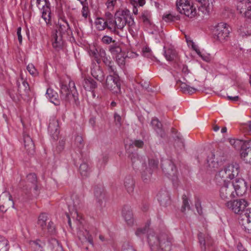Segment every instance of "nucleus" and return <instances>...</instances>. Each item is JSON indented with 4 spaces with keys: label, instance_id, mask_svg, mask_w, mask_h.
<instances>
[{
    "label": "nucleus",
    "instance_id": "obj_1",
    "mask_svg": "<svg viewBox=\"0 0 251 251\" xmlns=\"http://www.w3.org/2000/svg\"><path fill=\"white\" fill-rule=\"evenodd\" d=\"M149 225L138 228L135 232L137 236L142 238L148 233L147 241L151 251H170L172 248V238L165 233L157 234L149 230Z\"/></svg>",
    "mask_w": 251,
    "mask_h": 251
},
{
    "label": "nucleus",
    "instance_id": "obj_2",
    "mask_svg": "<svg viewBox=\"0 0 251 251\" xmlns=\"http://www.w3.org/2000/svg\"><path fill=\"white\" fill-rule=\"evenodd\" d=\"M127 24L129 26V31L133 30L135 26L133 18L128 10H123L121 13H116L115 15L114 20L109 22L108 29L113 33L123 37V30L126 25Z\"/></svg>",
    "mask_w": 251,
    "mask_h": 251
},
{
    "label": "nucleus",
    "instance_id": "obj_3",
    "mask_svg": "<svg viewBox=\"0 0 251 251\" xmlns=\"http://www.w3.org/2000/svg\"><path fill=\"white\" fill-rule=\"evenodd\" d=\"M219 190L220 198L227 201L236 196H241L247 190V183L241 178H237L232 182H227L221 185Z\"/></svg>",
    "mask_w": 251,
    "mask_h": 251
},
{
    "label": "nucleus",
    "instance_id": "obj_4",
    "mask_svg": "<svg viewBox=\"0 0 251 251\" xmlns=\"http://www.w3.org/2000/svg\"><path fill=\"white\" fill-rule=\"evenodd\" d=\"M130 159L134 169H138V166L141 165L140 171L143 180L147 182L150 180L152 172L151 169H149L147 167L145 161L142 159V157L140 158L136 153H132L130 156Z\"/></svg>",
    "mask_w": 251,
    "mask_h": 251
},
{
    "label": "nucleus",
    "instance_id": "obj_5",
    "mask_svg": "<svg viewBox=\"0 0 251 251\" xmlns=\"http://www.w3.org/2000/svg\"><path fill=\"white\" fill-rule=\"evenodd\" d=\"M161 168L163 173L170 178L175 186L178 185L177 170L172 160L164 159L161 161Z\"/></svg>",
    "mask_w": 251,
    "mask_h": 251
},
{
    "label": "nucleus",
    "instance_id": "obj_6",
    "mask_svg": "<svg viewBox=\"0 0 251 251\" xmlns=\"http://www.w3.org/2000/svg\"><path fill=\"white\" fill-rule=\"evenodd\" d=\"M67 203L71 217L73 219H75L79 221L81 219V216L79 215L78 210L82 206V198L76 194H73L69 201L67 202Z\"/></svg>",
    "mask_w": 251,
    "mask_h": 251
},
{
    "label": "nucleus",
    "instance_id": "obj_7",
    "mask_svg": "<svg viewBox=\"0 0 251 251\" xmlns=\"http://www.w3.org/2000/svg\"><path fill=\"white\" fill-rule=\"evenodd\" d=\"M231 28L227 24L220 23L216 25L213 30V36L215 40L224 43L229 38Z\"/></svg>",
    "mask_w": 251,
    "mask_h": 251
},
{
    "label": "nucleus",
    "instance_id": "obj_8",
    "mask_svg": "<svg viewBox=\"0 0 251 251\" xmlns=\"http://www.w3.org/2000/svg\"><path fill=\"white\" fill-rule=\"evenodd\" d=\"M60 92L61 99L65 101H70L72 99L75 100L77 98L78 93L73 81H69V88L67 85L60 83Z\"/></svg>",
    "mask_w": 251,
    "mask_h": 251
},
{
    "label": "nucleus",
    "instance_id": "obj_9",
    "mask_svg": "<svg viewBox=\"0 0 251 251\" xmlns=\"http://www.w3.org/2000/svg\"><path fill=\"white\" fill-rule=\"evenodd\" d=\"M176 8L180 13L190 18L194 17L196 14V9L189 0H176Z\"/></svg>",
    "mask_w": 251,
    "mask_h": 251
},
{
    "label": "nucleus",
    "instance_id": "obj_10",
    "mask_svg": "<svg viewBox=\"0 0 251 251\" xmlns=\"http://www.w3.org/2000/svg\"><path fill=\"white\" fill-rule=\"evenodd\" d=\"M36 2V5L42 13V17L47 25L50 24V4L46 0H31V2Z\"/></svg>",
    "mask_w": 251,
    "mask_h": 251
},
{
    "label": "nucleus",
    "instance_id": "obj_11",
    "mask_svg": "<svg viewBox=\"0 0 251 251\" xmlns=\"http://www.w3.org/2000/svg\"><path fill=\"white\" fill-rule=\"evenodd\" d=\"M248 205V202L244 199H239L227 201L226 206L236 214L244 213L245 208Z\"/></svg>",
    "mask_w": 251,
    "mask_h": 251
},
{
    "label": "nucleus",
    "instance_id": "obj_12",
    "mask_svg": "<svg viewBox=\"0 0 251 251\" xmlns=\"http://www.w3.org/2000/svg\"><path fill=\"white\" fill-rule=\"evenodd\" d=\"M105 85L113 93H121V81L119 75H109L106 77Z\"/></svg>",
    "mask_w": 251,
    "mask_h": 251
},
{
    "label": "nucleus",
    "instance_id": "obj_13",
    "mask_svg": "<svg viewBox=\"0 0 251 251\" xmlns=\"http://www.w3.org/2000/svg\"><path fill=\"white\" fill-rule=\"evenodd\" d=\"M48 220V217L46 213H41L38 217L37 225L43 230L47 227L48 232L51 234H53L55 233L54 225L52 222L50 221L47 226V222Z\"/></svg>",
    "mask_w": 251,
    "mask_h": 251
},
{
    "label": "nucleus",
    "instance_id": "obj_14",
    "mask_svg": "<svg viewBox=\"0 0 251 251\" xmlns=\"http://www.w3.org/2000/svg\"><path fill=\"white\" fill-rule=\"evenodd\" d=\"M239 223L244 230L251 233V208L247 209L239 218Z\"/></svg>",
    "mask_w": 251,
    "mask_h": 251
},
{
    "label": "nucleus",
    "instance_id": "obj_15",
    "mask_svg": "<svg viewBox=\"0 0 251 251\" xmlns=\"http://www.w3.org/2000/svg\"><path fill=\"white\" fill-rule=\"evenodd\" d=\"M14 208V202L9 192L5 191L0 195V212L3 213L8 207Z\"/></svg>",
    "mask_w": 251,
    "mask_h": 251
},
{
    "label": "nucleus",
    "instance_id": "obj_16",
    "mask_svg": "<svg viewBox=\"0 0 251 251\" xmlns=\"http://www.w3.org/2000/svg\"><path fill=\"white\" fill-rule=\"evenodd\" d=\"M237 10L240 13H243L245 16L251 18V2L249 0H243L237 3Z\"/></svg>",
    "mask_w": 251,
    "mask_h": 251
},
{
    "label": "nucleus",
    "instance_id": "obj_17",
    "mask_svg": "<svg viewBox=\"0 0 251 251\" xmlns=\"http://www.w3.org/2000/svg\"><path fill=\"white\" fill-rule=\"evenodd\" d=\"M48 130L52 138L56 140L58 138L59 134V124L58 120L53 117L50 120Z\"/></svg>",
    "mask_w": 251,
    "mask_h": 251
},
{
    "label": "nucleus",
    "instance_id": "obj_18",
    "mask_svg": "<svg viewBox=\"0 0 251 251\" xmlns=\"http://www.w3.org/2000/svg\"><path fill=\"white\" fill-rule=\"evenodd\" d=\"M27 181L25 185L24 182L21 181L20 185L23 186V193L27 195V198H29L30 195L28 194V187L37 183V176L34 173L28 174L26 177Z\"/></svg>",
    "mask_w": 251,
    "mask_h": 251
},
{
    "label": "nucleus",
    "instance_id": "obj_19",
    "mask_svg": "<svg viewBox=\"0 0 251 251\" xmlns=\"http://www.w3.org/2000/svg\"><path fill=\"white\" fill-rule=\"evenodd\" d=\"M122 217L124 219L127 225L132 226L134 222L132 211L130 207L125 206L122 210Z\"/></svg>",
    "mask_w": 251,
    "mask_h": 251
},
{
    "label": "nucleus",
    "instance_id": "obj_20",
    "mask_svg": "<svg viewBox=\"0 0 251 251\" xmlns=\"http://www.w3.org/2000/svg\"><path fill=\"white\" fill-rule=\"evenodd\" d=\"M171 132L174 135L173 137L174 139V146L175 148L177 149V150L184 149V140L181 134L178 133L177 131L174 128H172Z\"/></svg>",
    "mask_w": 251,
    "mask_h": 251
},
{
    "label": "nucleus",
    "instance_id": "obj_21",
    "mask_svg": "<svg viewBox=\"0 0 251 251\" xmlns=\"http://www.w3.org/2000/svg\"><path fill=\"white\" fill-rule=\"evenodd\" d=\"M251 142V140H243L235 139H231L229 140L230 144L236 150H241V152L247 149L248 146Z\"/></svg>",
    "mask_w": 251,
    "mask_h": 251
},
{
    "label": "nucleus",
    "instance_id": "obj_22",
    "mask_svg": "<svg viewBox=\"0 0 251 251\" xmlns=\"http://www.w3.org/2000/svg\"><path fill=\"white\" fill-rule=\"evenodd\" d=\"M230 180L237 176L239 173V165L237 163H232L226 166L225 168Z\"/></svg>",
    "mask_w": 251,
    "mask_h": 251
},
{
    "label": "nucleus",
    "instance_id": "obj_23",
    "mask_svg": "<svg viewBox=\"0 0 251 251\" xmlns=\"http://www.w3.org/2000/svg\"><path fill=\"white\" fill-rule=\"evenodd\" d=\"M17 85L18 87V91L20 95H27L30 91L29 85L27 81L25 80L22 75L21 78L17 81Z\"/></svg>",
    "mask_w": 251,
    "mask_h": 251
},
{
    "label": "nucleus",
    "instance_id": "obj_24",
    "mask_svg": "<svg viewBox=\"0 0 251 251\" xmlns=\"http://www.w3.org/2000/svg\"><path fill=\"white\" fill-rule=\"evenodd\" d=\"M239 34L243 37L251 36V22H246L238 29Z\"/></svg>",
    "mask_w": 251,
    "mask_h": 251
},
{
    "label": "nucleus",
    "instance_id": "obj_25",
    "mask_svg": "<svg viewBox=\"0 0 251 251\" xmlns=\"http://www.w3.org/2000/svg\"><path fill=\"white\" fill-rule=\"evenodd\" d=\"M92 75L100 82L103 81L104 78V75L103 71L100 66L95 64L91 68Z\"/></svg>",
    "mask_w": 251,
    "mask_h": 251
},
{
    "label": "nucleus",
    "instance_id": "obj_26",
    "mask_svg": "<svg viewBox=\"0 0 251 251\" xmlns=\"http://www.w3.org/2000/svg\"><path fill=\"white\" fill-rule=\"evenodd\" d=\"M51 41L52 46L55 49H60L63 44L62 36L57 30L52 32Z\"/></svg>",
    "mask_w": 251,
    "mask_h": 251
},
{
    "label": "nucleus",
    "instance_id": "obj_27",
    "mask_svg": "<svg viewBox=\"0 0 251 251\" xmlns=\"http://www.w3.org/2000/svg\"><path fill=\"white\" fill-rule=\"evenodd\" d=\"M157 198L160 204L164 206L170 203V199L168 192L165 190L160 191L157 195Z\"/></svg>",
    "mask_w": 251,
    "mask_h": 251
},
{
    "label": "nucleus",
    "instance_id": "obj_28",
    "mask_svg": "<svg viewBox=\"0 0 251 251\" xmlns=\"http://www.w3.org/2000/svg\"><path fill=\"white\" fill-rule=\"evenodd\" d=\"M60 20L63 23L59 24V33L61 34L66 33L68 36L72 35V31L65 17H62Z\"/></svg>",
    "mask_w": 251,
    "mask_h": 251
},
{
    "label": "nucleus",
    "instance_id": "obj_29",
    "mask_svg": "<svg viewBox=\"0 0 251 251\" xmlns=\"http://www.w3.org/2000/svg\"><path fill=\"white\" fill-rule=\"evenodd\" d=\"M124 184L127 192L130 195L132 194L135 187V182L132 176H126Z\"/></svg>",
    "mask_w": 251,
    "mask_h": 251
},
{
    "label": "nucleus",
    "instance_id": "obj_30",
    "mask_svg": "<svg viewBox=\"0 0 251 251\" xmlns=\"http://www.w3.org/2000/svg\"><path fill=\"white\" fill-rule=\"evenodd\" d=\"M215 179L216 182L219 185H222L227 182H231L230 180H228V176L225 168L222 169L218 172L216 175Z\"/></svg>",
    "mask_w": 251,
    "mask_h": 251
},
{
    "label": "nucleus",
    "instance_id": "obj_31",
    "mask_svg": "<svg viewBox=\"0 0 251 251\" xmlns=\"http://www.w3.org/2000/svg\"><path fill=\"white\" fill-rule=\"evenodd\" d=\"M94 196L100 206H101L105 198V193L102 186H97L94 189Z\"/></svg>",
    "mask_w": 251,
    "mask_h": 251
},
{
    "label": "nucleus",
    "instance_id": "obj_32",
    "mask_svg": "<svg viewBox=\"0 0 251 251\" xmlns=\"http://www.w3.org/2000/svg\"><path fill=\"white\" fill-rule=\"evenodd\" d=\"M23 138L25 149L29 153H33L34 151V145L32 139L28 135L25 133Z\"/></svg>",
    "mask_w": 251,
    "mask_h": 251
},
{
    "label": "nucleus",
    "instance_id": "obj_33",
    "mask_svg": "<svg viewBox=\"0 0 251 251\" xmlns=\"http://www.w3.org/2000/svg\"><path fill=\"white\" fill-rule=\"evenodd\" d=\"M40 188L41 187L37 183L28 187V194L30 195V197L29 198H27V195L23 193V198L25 201H26L31 199L33 195L37 196L39 194Z\"/></svg>",
    "mask_w": 251,
    "mask_h": 251
},
{
    "label": "nucleus",
    "instance_id": "obj_34",
    "mask_svg": "<svg viewBox=\"0 0 251 251\" xmlns=\"http://www.w3.org/2000/svg\"><path fill=\"white\" fill-rule=\"evenodd\" d=\"M144 145V142L140 140H135L134 141H131V143L129 145L126 144L125 145V148L126 150V151L129 154V158H130V156L132 153H136L138 155V154L136 152H133L132 151L133 150L134 146L138 147V148H142Z\"/></svg>",
    "mask_w": 251,
    "mask_h": 251
},
{
    "label": "nucleus",
    "instance_id": "obj_35",
    "mask_svg": "<svg viewBox=\"0 0 251 251\" xmlns=\"http://www.w3.org/2000/svg\"><path fill=\"white\" fill-rule=\"evenodd\" d=\"M46 95L47 98L56 105L59 104V101L58 100V94L52 89L48 88L47 90Z\"/></svg>",
    "mask_w": 251,
    "mask_h": 251
},
{
    "label": "nucleus",
    "instance_id": "obj_36",
    "mask_svg": "<svg viewBox=\"0 0 251 251\" xmlns=\"http://www.w3.org/2000/svg\"><path fill=\"white\" fill-rule=\"evenodd\" d=\"M198 238L200 245L204 247V251H205L206 247H208L212 244V240L208 235L205 236L202 233H200Z\"/></svg>",
    "mask_w": 251,
    "mask_h": 251
},
{
    "label": "nucleus",
    "instance_id": "obj_37",
    "mask_svg": "<svg viewBox=\"0 0 251 251\" xmlns=\"http://www.w3.org/2000/svg\"><path fill=\"white\" fill-rule=\"evenodd\" d=\"M82 85L86 90L91 91L97 87V83L90 77L84 78L82 82Z\"/></svg>",
    "mask_w": 251,
    "mask_h": 251
},
{
    "label": "nucleus",
    "instance_id": "obj_38",
    "mask_svg": "<svg viewBox=\"0 0 251 251\" xmlns=\"http://www.w3.org/2000/svg\"><path fill=\"white\" fill-rule=\"evenodd\" d=\"M151 125L157 133L161 137L165 136V132L162 129V124L157 119H153L151 120Z\"/></svg>",
    "mask_w": 251,
    "mask_h": 251
},
{
    "label": "nucleus",
    "instance_id": "obj_39",
    "mask_svg": "<svg viewBox=\"0 0 251 251\" xmlns=\"http://www.w3.org/2000/svg\"><path fill=\"white\" fill-rule=\"evenodd\" d=\"M207 163L212 168H217L219 166V156L213 152H211L210 155L207 157Z\"/></svg>",
    "mask_w": 251,
    "mask_h": 251
},
{
    "label": "nucleus",
    "instance_id": "obj_40",
    "mask_svg": "<svg viewBox=\"0 0 251 251\" xmlns=\"http://www.w3.org/2000/svg\"><path fill=\"white\" fill-rule=\"evenodd\" d=\"M241 157L246 162L251 164V142L244 151L240 152Z\"/></svg>",
    "mask_w": 251,
    "mask_h": 251
},
{
    "label": "nucleus",
    "instance_id": "obj_41",
    "mask_svg": "<svg viewBox=\"0 0 251 251\" xmlns=\"http://www.w3.org/2000/svg\"><path fill=\"white\" fill-rule=\"evenodd\" d=\"M109 21L110 20H105L103 18H97L95 21L96 28L99 30H103L106 28L108 29Z\"/></svg>",
    "mask_w": 251,
    "mask_h": 251
},
{
    "label": "nucleus",
    "instance_id": "obj_42",
    "mask_svg": "<svg viewBox=\"0 0 251 251\" xmlns=\"http://www.w3.org/2000/svg\"><path fill=\"white\" fill-rule=\"evenodd\" d=\"M108 50L113 57L122 53L121 48L116 41L109 46Z\"/></svg>",
    "mask_w": 251,
    "mask_h": 251
},
{
    "label": "nucleus",
    "instance_id": "obj_43",
    "mask_svg": "<svg viewBox=\"0 0 251 251\" xmlns=\"http://www.w3.org/2000/svg\"><path fill=\"white\" fill-rule=\"evenodd\" d=\"M91 172V168L87 163H83L79 166V173L82 176L87 177L89 176Z\"/></svg>",
    "mask_w": 251,
    "mask_h": 251
},
{
    "label": "nucleus",
    "instance_id": "obj_44",
    "mask_svg": "<svg viewBox=\"0 0 251 251\" xmlns=\"http://www.w3.org/2000/svg\"><path fill=\"white\" fill-rule=\"evenodd\" d=\"M164 53L166 59L168 61L173 60L176 55V50L172 48H170L166 50L165 48L164 47Z\"/></svg>",
    "mask_w": 251,
    "mask_h": 251
},
{
    "label": "nucleus",
    "instance_id": "obj_45",
    "mask_svg": "<svg viewBox=\"0 0 251 251\" xmlns=\"http://www.w3.org/2000/svg\"><path fill=\"white\" fill-rule=\"evenodd\" d=\"M141 19L145 25H151V14L150 12L148 11H144L141 16Z\"/></svg>",
    "mask_w": 251,
    "mask_h": 251
},
{
    "label": "nucleus",
    "instance_id": "obj_46",
    "mask_svg": "<svg viewBox=\"0 0 251 251\" xmlns=\"http://www.w3.org/2000/svg\"><path fill=\"white\" fill-rule=\"evenodd\" d=\"M30 244L34 251H43V247L45 245L44 243L39 240L31 241Z\"/></svg>",
    "mask_w": 251,
    "mask_h": 251
},
{
    "label": "nucleus",
    "instance_id": "obj_47",
    "mask_svg": "<svg viewBox=\"0 0 251 251\" xmlns=\"http://www.w3.org/2000/svg\"><path fill=\"white\" fill-rule=\"evenodd\" d=\"M8 241L4 237L0 236V251H8Z\"/></svg>",
    "mask_w": 251,
    "mask_h": 251
},
{
    "label": "nucleus",
    "instance_id": "obj_48",
    "mask_svg": "<svg viewBox=\"0 0 251 251\" xmlns=\"http://www.w3.org/2000/svg\"><path fill=\"white\" fill-rule=\"evenodd\" d=\"M75 146L78 149H82L84 145V142L82 137L80 135H77L75 139Z\"/></svg>",
    "mask_w": 251,
    "mask_h": 251
},
{
    "label": "nucleus",
    "instance_id": "obj_49",
    "mask_svg": "<svg viewBox=\"0 0 251 251\" xmlns=\"http://www.w3.org/2000/svg\"><path fill=\"white\" fill-rule=\"evenodd\" d=\"M182 205L181 207V211L184 212L186 210H189L190 206L189 203L188 199L186 195L182 196Z\"/></svg>",
    "mask_w": 251,
    "mask_h": 251
},
{
    "label": "nucleus",
    "instance_id": "obj_50",
    "mask_svg": "<svg viewBox=\"0 0 251 251\" xmlns=\"http://www.w3.org/2000/svg\"><path fill=\"white\" fill-rule=\"evenodd\" d=\"M116 61L119 66L121 67L124 66L125 64V57L123 53L120 54L116 56Z\"/></svg>",
    "mask_w": 251,
    "mask_h": 251
},
{
    "label": "nucleus",
    "instance_id": "obj_51",
    "mask_svg": "<svg viewBox=\"0 0 251 251\" xmlns=\"http://www.w3.org/2000/svg\"><path fill=\"white\" fill-rule=\"evenodd\" d=\"M101 42L103 44L110 45L114 44L116 41L113 40V38L108 35H104L101 39Z\"/></svg>",
    "mask_w": 251,
    "mask_h": 251
},
{
    "label": "nucleus",
    "instance_id": "obj_52",
    "mask_svg": "<svg viewBox=\"0 0 251 251\" xmlns=\"http://www.w3.org/2000/svg\"><path fill=\"white\" fill-rule=\"evenodd\" d=\"M95 110L97 113L101 117L103 116L106 113L105 107L103 105L99 104L96 105Z\"/></svg>",
    "mask_w": 251,
    "mask_h": 251
},
{
    "label": "nucleus",
    "instance_id": "obj_53",
    "mask_svg": "<svg viewBox=\"0 0 251 251\" xmlns=\"http://www.w3.org/2000/svg\"><path fill=\"white\" fill-rule=\"evenodd\" d=\"M158 162L154 159L149 160V169H151L152 172L155 170L158 166Z\"/></svg>",
    "mask_w": 251,
    "mask_h": 251
},
{
    "label": "nucleus",
    "instance_id": "obj_54",
    "mask_svg": "<svg viewBox=\"0 0 251 251\" xmlns=\"http://www.w3.org/2000/svg\"><path fill=\"white\" fill-rule=\"evenodd\" d=\"M107 69L110 75H118L117 71L116 68L115 66L114 63L112 62L111 64L107 66Z\"/></svg>",
    "mask_w": 251,
    "mask_h": 251
},
{
    "label": "nucleus",
    "instance_id": "obj_55",
    "mask_svg": "<svg viewBox=\"0 0 251 251\" xmlns=\"http://www.w3.org/2000/svg\"><path fill=\"white\" fill-rule=\"evenodd\" d=\"M26 69L30 74H31L32 75H37V71L32 64H28L26 67Z\"/></svg>",
    "mask_w": 251,
    "mask_h": 251
},
{
    "label": "nucleus",
    "instance_id": "obj_56",
    "mask_svg": "<svg viewBox=\"0 0 251 251\" xmlns=\"http://www.w3.org/2000/svg\"><path fill=\"white\" fill-rule=\"evenodd\" d=\"M176 84L179 85L180 90L184 93H186L188 85L184 82H182L180 80L176 81Z\"/></svg>",
    "mask_w": 251,
    "mask_h": 251
},
{
    "label": "nucleus",
    "instance_id": "obj_57",
    "mask_svg": "<svg viewBox=\"0 0 251 251\" xmlns=\"http://www.w3.org/2000/svg\"><path fill=\"white\" fill-rule=\"evenodd\" d=\"M116 0H108L106 3L107 9L109 11H112L114 9V5L116 3Z\"/></svg>",
    "mask_w": 251,
    "mask_h": 251
},
{
    "label": "nucleus",
    "instance_id": "obj_58",
    "mask_svg": "<svg viewBox=\"0 0 251 251\" xmlns=\"http://www.w3.org/2000/svg\"><path fill=\"white\" fill-rule=\"evenodd\" d=\"M114 118L116 125L118 126H121L122 118L121 116L117 113L115 112L114 114Z\"/></svg>",
    "mask_w": 251,
    "mask_h": 251
},
{
    "label": "nucleus",
    "instance_id": "obj_59",
    "mask_svg": "<svg viewBox=\"0 0 251 251\" xmlns=\"http://www.w3.org/2000/svg\"><path fill=\"white\" fill-rule=\"evenodd\" d=\"M99 48H95L94 50H90L91 55H92L95 58L97 62H99Z\"/></svg>",
    "mask_w": 251,
    "mask_h": 251
},
{
    "label": "nucleus",
    "instance_id": "obj_60",
    "mask_svg": "<svg viewBox=\"0 0 251 251\" xmlns=\"http://www.w3.org/2000/svg\"><path fill=\"white\" fill-rule=\"evenodd\" d=\"M131 3L133 5L137 6L139 5L140 6H143L145 3V0H131Z\"/></svg>",
    "mask_w": 251,
    "mask_h": 251
},
{
    "label": "nucleus",
    "instance_id": "obj_61",
    "mask_svg": "<svg viewBox=\"0 0 251 251\" xmlns=\"http://www.w3.org/2000/svg\"><path fill=\"white\" fill-rule=\"evenodd\" d=\"M81 12L82 16L85 18H87L89 13L88 7L87 6H83Z\"/></svg>",
    "mask_w": 251,
    "mask_h": 251
},
{
    "label": "nucleus",
    "instance_id": "obj_62",
    "mask_svg": "<svg viewBox=\"0 0 251 251\" xmlns=\"http://www.w3.org/2000/svg\"><path fill=\"white\" fill-rule=\"evenodd\" d=\"M84 236V239H85L86 241H88L91 244H93L92 238L88 231L85 230Z\"/></svg>",
    "mask_w": 251,
    "mask_h": 251
},
{
    "label": "nucleus",
    "instance_id": "obj_63",
    "mask_svg": "<svg viewBox=\"0 0 251 251\" xmlns=\"http://www.w3.org/2000/svg\"><path fill=\"white\" fill-rule=\"evenodd\" d=\"M122 251H136L132 246L128 244H124Z\"/></svg>",
    "mask_w": 251,
    "mask_h": 251
},
{
    "label": "nucleus",
    "instance_id": "obj_64",
    "mask_svg": "<svg viewBox=\"0 0 251 251\" xmlns=\"http://www.w3.org/2000/svg\"><path fill=\"white\" fill-rule=\"evenodd\" d=\"M99 60L106 56L105 50L101 48H99Z\"/></svg>",
    "mask_w": 251,
    "mask_h": 251
}]
</instances>
